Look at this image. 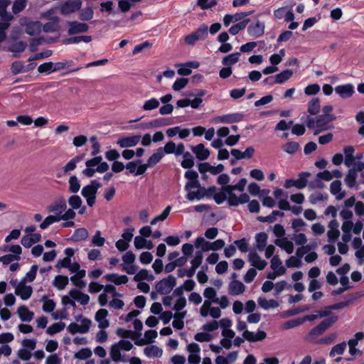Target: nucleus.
<instances>
[{
  "label": "nucleus",
  "mask_w": 364,
  "mask_h": 364,
  "mask_svg": "<svg viewBox=\"0 0 364 364\" xmlns=\"http://www.w3.org/2000/svg\"><path fill=\"white\" fill-rule=\"evenodd\" d=\"M364 169V161H357L354 164L353 166L350 168L347 174L346 175V177L344 178V182L346 185L350 188H356V189H358V186L357 184V177H358V173L363 172Z\"/></svg>",
  "instance_id": "obj_1"
},
{
  "label": "nucleus",
  "mask_w": 364,
  "mask_h": 364,
  "mask_svg": "<svg viewBox=\"0 0 364 364\" xmlns=\"http://www.w3.org/2000/svg\"><path fill=\"white\" fill-rule=\"evenodd\" d=\"M176 278L173 274H168L155 284V289L161 295H167L176 286Z\"/></svg>",
  "instance_id": "obj_2"
},
{
  "label": "nucleus",
  "mask_w": 364,
  "mask_h": 364,
  "mask_svg": "<svg viewBox=\"0 0 364 364\" xmlns=\"http://www.w3.org/2000/svg\"><path fill=\"white\" fill-rule=\"evenodd\" d=\"M225 245V242L218 239L213 242L206 241L203 237H198L195 241V247L200 250H220Z\"/></svg>",
  "instance_id": "obj_3"
},
{
  "label": "nucleus",
  "mask_w": 364,
  "mask_h": 364,
  "mask_svg": "<svg viewBox=\"0 0 364 364\" xmlns=\"http://www.w3.org/2000/svg\"><path fill=\"white\" fill-rule=\"evenodd\" d=\"M338 319V316L332 315L331 316L323 320L316 326L311 329L309 332V336H318L323 334L328 328L333 325Z\"/></svg>",
  "instance_id": "obj_4"
},
{
  "label": "nucleus",
  "mask_w": 364,
  "mask_h": 364,
  "mask_svg": "<svg viewBox=\"0 0 364 364\" xmlns=\"http://www.w3.org/2000/svg\"><path fill=\"white\" fill-rule=\"evenodd\" d=\"M134 228H127L124 230L122 234V237L118 240L115 246L117 250H127L129 247V242L132 241L134 237Z\"/></svg>",
  "instance_id": "obj_5"
},
{
  "label": "nucleus",
  "mask_w": 364,
  "mask_h": 364,
  "mask_svg": "<svg viewBox=\"0 0 364 364\" xmlns=\"http://www.w3.org/2000/svg\"><path fill=\"white\" fill-rule=\"evenodd\" d=\"M244 117L245 114L242 112L232 113L215 117L213 122L216 124H233L242 121Z\"/></svg>",
  "instance_id": "obj_6"
},
{
  "label": "nucleus",
  "mask_w": 364,
  "mask_h": 364,
  "mask_svg": "<svg viewBox=\"0 0 364 364\" xmlns=\"http://www.w3.org/2000/svg\"><path fill=\"white\" fill-rule=\"evenodd\" d=\"M248 262L256 270H263L267 265V262L261 259L258 252H249Z\"/></svg>",
  "instance_id": "obj_7"
},
{
  "label": "nucleus",
  "mask_w": 364,
  "mask_h": 364,
  "mask_svg": "<svg viewBox=\"0 0 364 364\" xmlns=\"http://www.w3.org/2000/svg\"><path fill=\"white\" fill-rule=\"evenodd\" d=\"M242 336L245 341L250 343H255L264 341L267 338V334L265 331L259 328L256 333L245 330V331L242 333Z\"/></svg>",
  "instance_id": "obj_8"
},
{
  "label": "nucleus",
  "mask_w": 364,
  "mask_h": 364,
  "mask_svg": "<svg viewBox=\"0 0 364 364\" xmlns=\"http://www.w3.org/2000/svg\"><path fill=\"white\" fill-rule=\"evenodd\" d=\"M81 5L82 2L80 0H68L62 5L60 12L65 15L70 14L78 11Z\"/></svg>",
  "instance_id": "obj_9"
},
{
  "label": "nucleus",
  "mask_w": 364,
  "mask_h": 364,
  "mask_svg": "<svg viewBox=\"0 0 364 364\" xmlns=\"http://www.w3.org/2000/svg\"><path fill=\"white\" fill-rule=\"evenodd\" d=\"M69 28L68 30V34L72 36L77 33L87 32L89 29V26L85 23H80L76 21H68Z\"/></svg>",
  "instance_id": "obj_10"
},
{
  "label": "nucleus",
  "mask_w": 364,
  "mask_h": 364,
  "mask_svg": "<svg viewBox=\"0 0 364 364\" xmlns=\"http://www.w3.org/2000/svg\"><path fill=\"white\" fill-rule=\"evenodd\" d=\"M102 186V184L96 180L90 181L89 185L85 186L82 191L81 195L84 198L96 196L97 190Z\"/></svg>",
  "instance_id": "obj_11"
},
{
  "label": "nucleus",
  "mask_w": 364,
  "mask_h": 364,
  "mask_svg": "<svg viewBox=\"0 0 364 364\" xmlns=\"http://www.w3.org/2000/svg\"><path fill=\"white\" fill-rule=\"evenodd\" d=\"M264 23L257 21L255 23H251L247 28V33L254 38H259L262 36L264 33Z\"/></svg>",
  "instance_id": "obj_12"
},
{
  "label": "nucleus",
  "mask_w": 364,
  "mask_h": 364,
  "mask_svg": "<svg viewBox=\"0 0 364 364\" xmlns=\"http://www.w3.org/2000/svg\"><path fill=\"white\" fill-rule=\"evenodd\" d=\"M249 201L250 196L245 193H241L239 196H237L236 194H232L228 198V205L232 207L238 206L240 204L249 203Z\"/></svg>",
  "instance_id": "obj_13"
},
{
  "label": "nucleus",
  "mask_w": 364,
  "mask_h": 364,
  "mask_svg": "<svg viewBox=\"0 0 364 364\" xmlns=\"http://www.w3.org/2000/svg\"><path fill=\"white\" fill-rule=\"evenodd\" d=\"M335 92L343 99L350 97L355 92L352 84L338 85L335 87Z\"/></svg>",
  "instance_id": "obj_14"
},
{
  "label": "nucleus",
  "mask_w": 364,
  "mask_h": 364,
  "mask_svg": "<svg viewBox=\"0 0 364 364\" xmlns=\"http://www.w3.org/2000/svg\"><path fill=\"white\" fill-rule=\"evenodd\" d=\"M107 282L114 284V285L125 284L129 281V277L127 275H119L117 273H109L104 276Z\"/></svg>",
  "instance_id": "obj_15"
},
{
  "label": "nucleus",
  "mask_w": 364,
  "mask_h": 364,
  "mask_svg": "<svg viewBox=\"0 0 364 364\" xmlns=\"http://www.w3.org/2000/svg\"><path fill=\"white\" fill-rule=\"evenodd\" d=\"M16 314L22 322H31L34 318V313L29 310L26 305H21L18 309Z\"/></svg>",
  "instance_id": "obj_16"
},
{
  "label": "nucleus",
  "mask_w": 364,
  "mask_h": 364,
  "mask_svg": "<svg viewBox=\"0 0 364 364\" xmlns=\"http://www.w3.org/2000/svg\"><path fill=\"white\" fill-rule=\"evenodd\" d=\"M247 184V179L242 178L240 179L237 183L235 185H227L225 186H222L223 191H227L228 197H230L232 194H235L234 191H239L242 192L245 190V187Z\"/></svg>",
  "instance_id": "obj_17"
},
{
  "label": "nucleus",
  "mask_w": 364,
  "mask_h": 364,
  "mask_svg": "<svg viewBox=\"0 0 364 364\" xmlns=\"http://www.w3.org/2000/svg\"><path fill=\"white\" fill-rule=\"evenodd\" d=\"M140 139L139 135L122 137L118 139L117 144L121 148L133 147L139 142Z\"/></svg>",
  "instance_id": "obj_18"
},
{
  "label": "nucleus",
  "mask_w": 364,
  "mask_h": 364,
  "mask_svg": "<svg viewBox=\"0 0 364 364\" xmlns=\"http://www.w3.org/2000/svg\"><path fill=\"white\" fill-rule=\"evenodd\" d=\"M245 284L240 280H232L229 284L228 291L232 296L240 295L245 292Z\"/></svg>",
  "instance_id": "obj_19"
},
{
  "label": "nucleus",
  "mask_w": 364,
  "mask_h": 364,
  "mask_svg": "<svg viewBox=\"0 0 364 364\" xmlns=\"http://www.w3.org/2000/svg\"><path fill=\"white\" fill-rule=\"evenodd\" d=\"M255 152V150L252 146L247 147L243 152L236 149H232L230 151V154L236 159H250L253 156Z\"/></svg>",
  "instance_id": "obj_20"
},
{
  "label": "nucleus",
  "mask_w": 364,
  "mask_h": 364,
  "mask_svg": "<svg viewBox=\"0 0 364 364\" xmlns=\"http://www.w3.org/2000/svg\"><path fill=\"white\" fill-rule=\"evenodd\" d=\"M41 240V235L40 233L36 234H26L21 238V245L25 248H29L35 243L40 242Z\"/></svg>",
  "instance_id": "obj_21"
},
{
  "label": "nucleus",
  "mask_w": 364,
  "mask_h": 364,
  "mask_svg": "<svg viewBox=\"0 0 364 364\" xmlns=\"http://www.w3.org/2000/svg\"><path fill=\"white\" fill-rule=\"evenodd\" d=\"M33 289L32 286L23 284L19 288H16L15 294L21 297L23 301H26L31 296Z\"/></svg>",
  "instance_id": "obj_22"
},
{
  "label": "nucleus",
  "mask_w": 364,
  "mask_h": 364,
  "mask_svg": "<svg viewBox=\"0 0 364 364\" xmlns=\"http://www.w3.org/2000/svg\"><path fill=\"white\" fill-rule=\"evenodd\" d=\"M192 151L196 154V158L200 161H204L210 156V151L205 147L203 144H199L193 146Z\"/></svg>",
  "instance_id": "obj_23"
},
{
  "label": "nucleus",
  "mask_w": 364,
  "mask_h": 364,
  "mask_svg": "<svg viewBox=\"0 0 364 364\" xmlns=\"http://www.w3.org/2000/svg\"><path fill=\"white\" fill-rule=\"evenodd\" d=\"M49 295L45 294L40 299L43 302L42 309L46 314L53 313L56 306V302L51 299H49Z\"/></svg>",
  "instance_id": "obj_24"
},
{
  "label": "nucleus",
  "mask_w": 364,
  "mask_h": 364,
  "mask_svg": "<svg viewBox=\"0 0 364 364\" xmlns=\"http://www.w3.org/2000/svg\"><path fill=\"white\" fill-rule=\"evenodd\" d=\"M335 119L336 117L333 114H321L316 117V127L321 130H326L327 124Z\"/></svg>",
  "instance_id": "obj_25"
},
{
  "label": "nucleus",
  "mask_w": 364,
  "mask_h": 364,
  "mask_svg": "<svg viewBox=\"0 0 364 364\" xmlns=\"http://www.w3.org/2000/svg\"><path fill=\"white\" fill-rule=\"evenodd\" d=\"M66 208L65 200L64 199H60L48 205V210L50 213L58 214L57 215H60V214L66 210Z\"/></svg>",
  "instance_id": "obj_26"
},
{
  "label": "nucleus",
  "mask_w": 364,
  "mask_h": 364,
  "mask_svg": "<svg viewBox=\"0 0 364 364\" xmlns=\"http://www.w3.org/2000/svg\"><path fill=\"white\" fill-rule=\"evenodd\" d=\"M330 192L335 195L337 200L343 199L346 196L345 191H341V181L339 180L333 181L330 185Z\"/></svg>",
  "instance_id": "obj_27"
},
{
  "label": "nucleus",
  "mask_w": 364,
  "mask_h": 364,
  "mask_svg": "<svg viewBox=\"0 0 364 364\" xmlns=\"http://www.w3.org/2000/svg\"><path fill=\"white\" fill-rule=\"evenodd\" d=\"M42 23L39 21H31L26 23L25 31L30 36H35L41 33Z\"/></svg>",
  "instance_id": "obj_28"
},
{
  "label": "nucleus",
  "mask_w": 364,
  "mask_h": 364,
  "mask_svg": "<svg viewBox=\"0 0 364 364\" xmlns=\"http://www.w3.org/2000/svg\"><path fill=\"white\" fill-rule=\"evenodd\" d=\"M26 47L27 43L25 41H15L9 45V46L8 47V50L10 52L15 53V54H14V57L18 58L19 55L16 53H22L23 51H24Z\"/></svg>",
  "instance_id": "obj_29"
},
{
  "label": "nucleus",
  "mask_w": 364,
  "mask_h": 364,
  "mask_svg": "<svg viewBox=\"0 0 364 364\" xmlns=\"http://www.w3.org/2000/svg\"><path fill=\"white\" fill-rule=\"evenodd\" d=\"M287 268H299L302 266L301 254L296 253L294 256H290L285 262Z\"/></svg>",
  "instance_id": "obj_30"
},
{
  "label": "nucleus",
  "mask_w": 364,
  "mask_h": 364,
  "mask_svg": "<svg viewBox=\"0 0 364 364\" xmlns=\"http://www.w3.org/2000/svg\"><path fill=\"white\" fill-rule=\"evenodd\" d=\"M271 268L277 272L278 275H284L286 273V268L282 265V260L277 255L273 256L271 259Z\"/></svg>",
  "instance_id": "obj_31"
},
{
  "label": "nucleus",
  "mask_w": 364,
  "mask_h": 364,
  "mask_svg": "<svg viewBox=\"0 0 364 364\" xmlns=\"http://www.w3.org/2000/svg\"><path fill=\"white\" fill-rule=\"evenodd\" d=\"M293 240H294L296 245H301V247H298L296 250H312V248L310 245L304 246V245L307 242V239L305 234H295L294 235Z\"/></svg>",
  "instance_id": "obj_32"
},
{
  "label": "nucleus",
  "mask_w": 364,
  "mask_h": 364,
  "mask_svg": "<svg viewBox=\"0 0 364 364\" xmlns=\"http://www.w3.org/2000/svg\"><path fill=\"white\" fill-rule=\"evenodd\" d=\"M70 296H72V294H77V296H76V301L79 302L80 305L85 306L88 304L90 301V296L87 294L83 293L82 291H80L79 289H71L69 291Z\"/></svg>",
  "instance_id": "obj_33"
},
{
  "label": "nucleus",
  "mask_w": 364,
  "mask_h": 364,
  "mask_svg": "<svg viewBox=\"0 0 364 364\" xmlns=\"http://www.w3.org/2000/svg\"><path fill=\"white\" fill-rule=\"evenodd\" d=\"M69 279L68 276L63 274H58L53 279L52 284L58 290H63L68 284Z\"/></svg>",
  "instance_id": "obj_34"
},
{
  "label": "nucleus",
  "mask_w": 364,
  "mask_h": 364,
  "mask_svg": "<svg viewBox=\"0 0 364 364\" xmlns=\"http://www.w3.org/2000/svg\"><path fill=\"white\" fill-rule=\"evenodd\" d=\"M145 355L148 358H160L163 354V350L155 345H150L144 349Z\"/></svg>",
  "instance_id": "obj_35"
},
{
  "label": "nucleus",
  "mask_w": 364,
  "mask_h": 364,
  "mask_svg": "<svg viewBox=\"0 0 364 364\" xmlns=\"http://www.w3.org/2000/svg\"><path fill=\"white\" fill-rule=\"evenodd\" d=\"M203 296L206 299L205 300V305H210L212 303H214L215 298H218L217 291L213 287H208L204 289Z\"/></svg>",
  "instance_id": "obj_36"
},
{
  "label": "nucleus",
  "mask_w": 364,
  "mask_h": 364,
  "mask_svg": "<svg viewBox=\"0 0 364 364\" xmlns=\"http://www.w3.org/2000/svg\"><path fill=\"white\" fill-rule=\"evenodd\" d=\"M92 41L91 36H72L63 40V43L65 45L79 43L81 41L90 43Z\"/></svg>",
  "instance_id": "obj_37"
},
{
  "label": "nucleus",
  "mask_w": 364,
  "mask_h": 364,
  "mask_svg": "<svg viewBox=\"0 0 364 364\" xmlns=\"http://www.w3.org/2000/svg\"><path fill=\"white\" fill-rule=\"evenodd\" d=\"M66 255V257L60 259L55 264V267L58 269H60L62 268H67L70 266L71 257H73L75 253V252H64Z\"/></svg>",
  "instance_id": "obj_38"
},
{
  "label": "nucleus",
  "mask_w": 364,
  "mask_h": 364,
  "mask_svg": "<svg viewBox=\"0 0 364 364\" xmlns=\"http://www.w3.org/2000/svg\"><path fill=\"white\" fill-rule=\"evenodd\" d=\"M240 56V52L232 53L230 55L225 56L222 60V64L224 66L231 67L232 65L238 62Z\"/></svg>",
  "instance_id": "obj_39"
},
{
  "label": "nucleus",
  "mask_w": 364,
  "mask_h": 364,
  "mask_svg": "<svg viewBox=\"0 0 364 364\" xmlns=\"http://www.w3.org/2000/svg\"><path fill=\"white\" fill-rule=\"evenodd\" d=\"M363 296H364V290L346 294L343 296V298L345 299L344 301L347 302V306H349Z\"/></svg>",
  "instance_id": "obj_40"
},
{
  "label": "nucleus",
  "mask_w": 364,
  "mask_h": 364,
  "mask_svg": "<svg viewBox=\"0 0 364 364\" xmlns=\"http://www.w3.org/2000/svg\"><path fill=\"white\" fill-rule=\"evenodd\" d=\"M268 239V235L264 232H260L256 234L255 241H256V247L258 250H264L267 245V242Z\"/></svg>",
  "instance_id": "obj_41"
},
{
  "label": "nucleus",
  "mask_w": 364,
  "mask_h": 364,
  "mask_svg": "<svg viewBox=\"0 0 364 364\" xmlns=\"http://www.w3.org/2000/svg\"><path fill=\"white\" fill-rule=\"evenodd\" d=\"M65 328V323L63 321H59L48 326L46 330V333L50 336H54L63 331Z\"/></svg>",
  "instance_id": "obj_42"
},
{
  "label": "nucleus",
  "mask_w": 364,
  "mask_h": 364,
  "mask_svg": "<svg viewBox=\"0 0 364 364\" xmlns=\"http://www.w3.org/2000/svg\"><path fill=\"white\" fill-rule=\"evenodd\" d=\"M163 153L161 151V147H159L156 149V152L154 153L147 160V166H149L150 168L156 166L164 157Z\"/></svg>",
  "instance_id": "obj_43"
},
{
  "label": "nucleus",
  "mask_w": 364,
  "mask_h": 364,
  "mask_svg": "<svg viewBox=\"0 0 364 364\" xmlns=\"http://www.w3.org/2000/svg\"><path fill=\"white\" fill-rule=\"evenodd\" d=\"M250 21V18H245L239 23L234 24L230 28L229 33L232 36L237 35L240 31H242L246 28Z\"/></svg>",
  "instance_id": "obj_44"
},
{
  "label": "nucleus",
  "mask_w": 364,
  "mask_h": 364,
  "mask_svg": "<svg viewBox=\"0 0 364 364\" xmlns=\"http://www.w3.org/2000/svg\"><path fill=\"white\" fill-rule=\"evenodd\" d=\"M274 244L284 250H294V244L286 237H279L275 239Z\"/></svg>",
  "instance_id": "obj_45"
},
{
  "label": "nucleus",
  "mask_w": 364,
  "mask_h": 364,
  "mask_svg": "<svg viewBox=\"0 0 364 364\" xmlns=\"http://www.w3.org/2000/svg\"><path fill=\"white\" fill-rule=\"evenodd\" d=\"M10 3L11 1L0 0V16L3 21H10L13 18V16L6 11V8Z\"/></svg>",
  "instance_id": "obj_46"
},
{
  "label": "nucleus",
  "mask_w": 364,
  "mask_h": 364,
  "mask_svg": "<svg viewBox=\"0 0 364 364\" xmlns=\"http://www.w3.org/2000/svg\"><path fill=\"white\" fill-rule=\"evenodd\" d=\"M292 75L293 71L289 69H287L274 76V78L276 80L275 82H277V84H283L289 79H290Z\"/></svg>",
  "instance_id": "obj_47"
},
{
  "label": "nucleus",
  "mask_w": 364,
  "mask_h": 364,
  "mask_svg": "<svg viewBox=\"0 0 364 364\" xmlns=\"http://www.w3.org/2000/svg\"><path fill=\"white\" fill-rule=\"evenodd\" d=\"M320 100L318 97L313 98L308 104V112L311 115L317 114L320 111Z\"/></svg>",
  "instance_id": "obj_48"
},
{
  "label": "nucleus",
  "mask_w": 364,
  "mask_h": 364,
  "mask_svg": "<svg viewBox=\"0 0 364 364\" xmlns=\"http://www.w3.org/2000/svg\"><path fill=\"white\" fill-rule=\"evenodd\" d=\"M92 355V351L90 348H82L77 352L75 353L74 358L77 360H87Z\"/></svg>",
  "instance_id": "obj_49"
},
{
  "label": "nucleus",
  "mask_w": 364,
  "mask_h": 364,
  "mask_svg": "<svg viewBox=\"0 0 364 364\" xmlns=\"http://www.w3.org/2000/svg\"><path fill=\"white\" fill-rule=\"evenodd\" d=\"M38 269V266L37 264L32 265L29 272H28L26 274V276L21 279V283H25L26 282H33L36 277V274H37Z\"/></svg>",
  "instance_id": "obj_50"
},
{
  "label": "nucleus",
  "mask_w": 364,
  "mask_h": 364,
  "mask_svg": "<svg viewBox=\"0 0 364 364\" xmlns=\"http://www.w3.org/2000/svg\"><path fill=\"white\" fill-rule=\"evenodd\" d=\"M310 176V173L305 171L301 172L299 174V178L295 180L296 182V188L298 189H303L307 185V177Z\"/></svg>",
  "instance_id": "obj_51"
},
{
  "label": "nucleus",
  "mask_w": 364,
  "mask_h": 364,
  "mask_svg": "<svg viewBox=\"0 0 364 364\" xmlns=\"http://www.w3.org/2000/svg\"><path fill=\"white\" fill-rule=\"evenodd\" d=\"M67 331L70 333V334H75V333H82V334H84V333H87L89 330L87 329V328H85V330H83V327L81 326L80 325L77 324V323H70L68 326H67Z\"/></svg>",
  "instance_id": "obj_52"
},
{
  "label": "nucleus",
  "mask_w": 364,
  "mask_h": 364,
  "mask_svg": "<svg viewBox=\"0 0 364 364\" xmlns=\"http://www.w3.org/2000/svg\"><path fill=\"white\" fill-rule=\"evenodd\" d=\"M88 236V232L85 228H78L75 230L71 239L74 241H82L85 240Z\"/></svg>",
  "instance_id": "obj_53"
},
{
  "label": "nucleus",
  "mask_w": 364,
  "mask_h": 364,
  "mask_svg": "<svg viewBox=\"0 0 364 364\" xmlns=\"http://www.w3.org/2000/svg\"><path fill=\"white\" fill-rule=\"evenodd\" d=\"M69 191L72 193H76L80 188V183L76 176H72L68 180Z\"/></svg>",
  "instance_id": "obj_54"
},
{
  "label": "nucleus",
  "mask_w": 364,
  "mask_h": 364,
  "mask_svg": "<svg viewBox=\"0 0 364 364\" xmlns=\"http://www.w3.org/2000/svg\"><path fill=\"white\" fill-rule=\"evenodd\" d=\"M125 336V338L132 340L134 344L138 346H141L144 344L143 338L137 336L134 331L126 329Z\"/></svg>",
  "instance_id": "obj_55"
},
{
  "label": "nucleus",
  "mask_w": 364,
  "mask_h": 364,
  "mask_svg": "<svg viewBox=\"0 0 364 364\" xmlns=\"http://www.w3.org/2000/svg\"><path fill=\"white\" fill-rule=\"evenodd\" d=\"M198 190L196 191H189L188 194L186 195V198L190 200L193 201L194 199L200 200L205 197V193H203V187L198 188Z\"/></svg>",
  "instance_id": "obj_56"
},
{
  "label": "nucleus",
  "mask_w": 364,
  "mask_h": 364,
  "mask_svg": "<svg viewBox=\"0 0 364 364\" xmlns=\"http://www.w3.org/2000/svg\"><path fill=\"white\" fill-rule=\"evenodd\" d=\"M299 148V144L296 141H289L282 146L284 151L293 154H295Z\"/></svg>",
  "instance_id": "obj_57"
},
{
  "label": "nucleus",
  "mask_w": 364,
  "mask_h": 364,
  "mask_svg": "<svg viewBox=\"0 0 364 364\" xmlns=\"http://www.w3.org/2000/svg\"><path fill=\"white\" fill-rule=\"evenodd\" d=\"M11 71L14 75L25 73L24 63L21 60H16L12 63Z\"/></svg>",
  "instance_id": "obj_58"
},
{
  "label": "nucleus",
  "mask_w": 364,
  "mask_h": 364,
  "mask_svg": "<svg viewBox=\"0 0 364 364\" xmlns=\"http://www.w3.org/2000/svg\"><path fill=\"white\" fill-rule=\"evenodd\" d=\"M135 259L136 256L134 254V252H126V253L122 256L123 263L121 264L122 268L134 263Z\"/></svg>",
  "instance_id": "obj_59"
},
{
  "label": "nucleus",
  "mask_w": 364,
  "mask_h": 364,
  "mask_svg": "<svg viewBox=\"0 0 364 364\" xmlns=\"http://www.w3.org/2000/svg\"><path fill=\"white\" fill-rule=\"evenodd\" d=\"M173 124L172 119L159 118L150 122V125L154 127L171 125Z\"/></svg>",
  "instance_id": "obj_60"
},
{
  "label": "nucleus",
  "mask_w": 364,
  "mask_h": 364,
  "mask_svg": "<svg viewBox=\"0 0 364 364\" xmlns=\"http://www.w3.org/2000/svg\"><path fill=\"white\" fill-rule=\"evenodd\" d=\"M194 339L200 343L209 342L213 339V336L207 332H198L194 335Z\"/></svg>",
  "instance_id": "obj_61"
},
{
  "label": "nucleus",
  "mask_w": 364,
  "mask_h": 364,
  "mask_svg": "<svg viewBox=\"0 0 364 364\" xmlns=\"http://www.w3.org/2000/svg\"><path fill=\"white\" fill-rule=\"evenodd\" d=\"M68 202L69 205L73 209H75V210L79 209L81 207L82 203V199L80 198V197L75 194L72 195L68 198Z\"/></svg>",
  "instance_id": "obj_62"
},
{
  "label": "nucleus",
  "mask_w": 364,
  "mask_h": 364,
  "mask_svg": "<svg viewBox=\"0 0 364 364\" xmlns=\"http://www.w3.org/2000/svg\"><path fill=\"white\" fill-rule=\"evenodd\" d=\"M219 328V323H218V321L216 320H211L208 322H207L205 324H204L201 329L204 331L207 332L208 333H210L211 332H213L216 330H218Z\"/></svg>",
  "instance_id": "obj_63"
},
{
  "label": "nucleus",
  "mask_w": 364,
  "mask_h": 364,
  "mask_svg": "<svg viewBox=\"0 0 364 364\" xmlns=\"http://www.w3.org/2000/svg\"><path fill=\"white\" fill-rule=\"evenodd\" d=\"M58 19L55 21L47 22L43 26H42V28L46 33L55 32L58 30Z\"/></svg>",
  "instance_id": "obj_64"
}]
</instances>
